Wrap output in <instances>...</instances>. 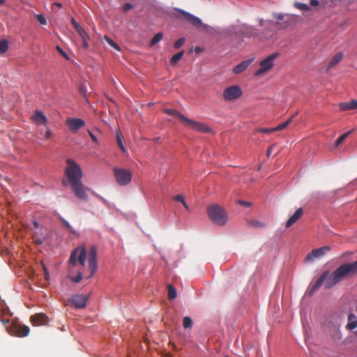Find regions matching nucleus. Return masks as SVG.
Listing matches in <instances>:
<instances>
[{
  "label": "nucleus",
  "mask_w": 357,
  "mask_h": 357,
  "mask_svg": "<svg viewBox=\"0 0 357 357\" xmlns=\"http://www.w3.org/2000/svg\"><path fill=\"white\" fill-rule=\"evenodd\" d=\"M67 167L65 174L67 179H63V185L70 184L75 195L81 200L86 201L88 195L85 191L84 185L82 183L83 172L81 167L73 159L68 158L66 160Z\"/></svg>",
  "instance_id": "f257e3e1"
},
{
  "label": "nucleus",
  "mask_w": 357,
  "mask_h": 357,
  "mask_svg": "<svg viewBox=\"0 0 357 357\" xmlns=\"http://www.w3.org/2000/svg\"><path fill=\"white\" fill-rule=\"evenodd\" d=\"M357 273V260L352 263H344L336 268L331 274L329 273L328 279L325 282V288L331 289L346 277Z\"/></svg>",
  "instance_id": "f03ea898"
},
{
  "label": "nucleus",
  "mask_w": 357,
  "mask_h": 357,
  "mask_svg": "<svg viewBox=\"0 0 357 357\" xmlns=\"http://www.w3.org/2000/svg\"><path fill=\"white\" fill-rule=\"evenodd\" d=\"M207 214L212 222L218 226H224L228 220L225 209L218 204H212L207 208Z\"/></svg>",
  "instance_id": "7ed1b4c3"
},
{
  "label": "nucleus",
  "mask_w": 357,
  "mask_h": 357,
  "mask_svg": "<svg viewBox=\"0 0 357 357\" xmlns=\"http://www.w3.org/2000/svg\"><path fill=\"white\" fill-rule=\"evenodd\" d=\"M174 10L179 13L182 15L181 17H178L181 20L187 21L192 26L197 28L203 27L204 29H208V28H210L209 25L203 23L201 18L189 12H187L178 8H174Z\"/></svg>",
  "instance_id": "20e7f679"
},
{
  "label": "nucleus",
  "mask_w": 357,
  "mask_h": 357,
  "mask_svg": "<svg viewBox=\"0 0 357 357\" xmlns=\"http://www.w3.org/2000/svg\"><path fill=\"white\" fill-rule=\"evenodd\" d=\"M279 56V53L274 52L260 61L259 68L256 70L255 75L260 76L268 72L275 66V60Z\"/></svg>",
  "instance_id": "39448f33"
},
{
  "label": "nucleus",
  "mask_w": 357,
  "mask_h": 357,
  "mask_svg": "<svg viewBox=\"0 0 357 357\" xmlns=\"http://www.w3.org/2000/svg\"><path fill=\"white\" fill-rule=\"evenodd\" d=\"M218 33L224 38L230 40L241 38V24H231L221 29Z\"/></svg>",
  "instance_id": "423d86ee"
},
{
  "label": "nucleus",
  "mask_w": 357,
  "mask_h": 357,
  "mask_svg": "<svg viewBox=\"0 0 357 357\" xmlns=\"http://www.w3.org/2000/svg\"><path fill=\"white\" fill-rule=\"evenodd\" d=\"M113 171L116 181L119 185L124 186L130 183L132 180L130 171L120 167H114Z\"/></svg>",
  "instance_id": "0eeeda50"
},
{
  "label": "nucleus",
  "mask_w": 357,
  "mask_h": 357,
  "mask_svg": "<svg viewBox=\"0 0 357 357\" xmlns=\"http://www.w3.org/2000/svg\"><path fill=\"white\" fill-rule=\"evenodd\" d=\"M243 91L238 85H232L227 87L222 93V96L226 101H232L240 98Z\"/></svg>",
  "instance_id": "6e6552de"
},
{
  "label": "nucleus",
  "mask_w": 357,
  "mask_h": 357,
  "mask_svg": "<svg viewBox=\"0 0 357 357\" xmlns=\"http://www.w3.org/2000/svg\"><path fill=\"white\" fill-rule=\"evenodd\" d=\"M273 17L276 20V22H274L273 20H264L263 19H259V25L261 26L267 27L269 29L270 31L273 33L275 30V27L276 24H278L280 22L282 21L284 17V15L283 13H273Z\"/></svg>",
  "instance_id": "1a4fd4ad"
},
{
  "label": "nucleus",
  "mask_w": 357,
  "mask_h": 357,
  "mask_svg": "<svg viewBox=\"0 0 357 357\" xmlns=\"http://www.w3.org/2000/svg\"><path fill=\"white\" fill-rule=\"evenodd\" d=\"M7 331L10 335L26 337L29 334L30 328L26 326H20L18 324H13Z\"/></svg>",
  "instance_id": "9d476101"
},
{
  "label": "nucleus",
  "mask_w": 357,
  "mask_h": 357,
  "mask_svg": "<svg viewBox=\"0 0 357 357\" xmlns=\"http://www.w3.org/2000/svg\"><path fill=\"white\" fill-rule=\"evenodd\" d=\"M97 255L96 247L95 245L91 246L89 253V266L91 270L89 278L94 275L98 268Z\"/></svg>",
  "instance_id": "9b49d317"
},
{
  "label": "nucleus",
  "mask_w": 357,
  "mask_h": 357,
  "mask_svg": "<svg viewBox=\"0 0 357 357\" xmlns=\"http://www.w3.org/2000/svg\"><path fill=\"white\" fill-rule=\"evenodd\" d=\"M71 23L79 36L82 38L83 47L85 49H87L89 47L88 40L90 38L89 33L79 25L75 18L73 17L71 19Z\"/></svg>",
  "instance_id": "f8f14e48"
},
{
  "label": "nucleus",
  "mask_w": 357,
  "mask_h": 357,
  "mask_svg": "<svg viewBox=\"0 0 357 357\" xmlns=\"http://www.w3.org/2000/svg\"><path fill=\"white\" fill-rule=\"evenodd\" d=\"M185 123L188 124L190 128L200 132L208 133L211 130L206 124L195 121L189 118L185 119Z\"/></svg>",
  "instance_id": "ddd939ff"
},
{
  "label": "nucleus",
  "mask_w": 357,
  "mask_h": 357,
  "mask_svg": "<svg viewBox=\"0 0 357 357\" xmlns=\"http://www.w3.org/2000/svg\"><path fill=\"white\" fill-rule=\"evenodd\" d=\"M329 250H331V247L328 245L314 249L307 255L305 259L306 261H311L316 259L321 258Z\"/></svg>",
  "instance_id": "4468645a"
},
{
  "label": "nucleus",
  "mask_w": 357,
  "mask_h": 357,
  "mask_svg": "<svg viewBox=\"0 0 357 357\" xmlns=\"http://www.w3.org/2000/svg\"><path fill=\"white\" fill-rule=\"evenodd\" d=\"M88 297L83 294H75L68 298V301L78 309H83L86 305Z\"/></svg>",
  "instance_id": "2eb2a0df"
},
{
  "label": "nucleus",
  "mask_w": 357,
  "mask_h": 357,
  "mask_svg": "<svg viewBox=\"0 0 357 357\" xmlns=\"http://www.w3.org/2000/svg\"><path fill=\"white\" fill-rule=\"evenodd\" d=\"M257 33V29L254 26L247 24H241V38L255 37Z\"/></svg>",
  "instance_id": "dca6fc26"
},
{
  "label": "nucleus",
  "mask_w": 357,
  "mask_h": 357,
  "mask_svg": "<svg viewBox=\"0 0 357 357\" xmlns=\"http://www.w3.org/2000/svg\"><path fill=\"white\" fill-rule=\"evenodd\" d=\"M67 124L72 131H77L84 126L85 122L81 118H70L67 120Z\"/></svg>",
  "instance_id": "f3484780"
},
{
  "label": "nucleus",
  "mask_w": 357,
  "mask_h": 357,
  "mask_svg": "<svg viewBox=\"0 0 357 357\" xmlns=\"http://www.w3.org/2000/svg\"><path fill=\"white\" fill-rule=\"evenodd\" d=\"M329 275V271H324L321 276L317 279V280L315 282V283L312 285V289L310 291V294H312L314 291L317 290L324 282H327V280L328 279Z\"/></svg>",
  "instance_id": "a211bd4d"
},
{
  "label": "nucleus",
  "mask_w": 357,
  "mask_h": 357,
  "mask_svg": "<svg viewBox=\"0 0 357 357\" xmlns=\"http://www.w3.org/2000/svg\"><path fill=\"white\" fill-rule=\"evenodd\" d=\"M31 321L35 326H42L47 323L48 318L46 314L40 313L33 315Z\"/></svg>",
  "instance_id": "6ab92c4d"
},
{
  "label": "nucleus",
  "mask_w": 357,
  "mask_h": 357,
  "mask_svg": "<svg viewBox=\"0 0 357 357\" xmlns=\"http://www.w3.org/2000/svg\"><path fill=\"white\" fill-rule=\"evenodd\" d=\"M253 59H249L245 61H241L240 63L236 65L233 68V72L235 74H240L242 72H243L245 70H246L248 66L251 64L252 62Z\"/></svg>",
  "instance_id": "aec40b11"
},
{
  "label": "nucleus",
  "mask_w": 357,
  "mask_h": 357,
  "mask_svg": "<svg viewBox=\"0 0 357 357\" xmlns=\"http://www.w3.org/2000/svg\"><path fill=\"white\" fill-rule=\"evenodd\" d=\"M303 211L302 208H298L294 213L290 216L286 222V227H289L293 225L303 215Z\"/></svg>",
  "instance_id": "412c9836"
},
{
  "label": "nucleus",
  "mask_w": 357,
  "mask_h": 357,
  "mask_svg": "<svg viewBox=\"0 0 357 357\" xmlns=\"http://www.w3.org/2000/svg\"><path fill=\"white\" fill-rule=\"evenodd\" d=\"M340 108L342 111H347L357 109V100H351L349 102H340Z\"/></svg>",
  "instance_id": "4be33fe9"
},
{
  "label": "nucleus",
  "mask_w": 357,
  "mask_h": 357,
  "mask_svg": "<svg viewBox=\"0 0 357 357\" xmlns=\"http://www.w3.org/2000/svg\"><path fill=\"white\" fill-rule=\"evenodd\" d=\"M347 329L353 331L357 328V317L353 314L350 313L348 316V323L346 326Z\"/></svg>",
  "instance_id": "5701e85b"
},
{
  "label": "nucleus",
  "mask_w": 357,
  "mask_h": 357,
  "mask_svg": "<svg viewBox=\"0 0 357 357\" xmlns=\"http://www.w3.org/2000/svg\"><path fill=\"white\" fill-rule=\"evenodd\" d=\"M88 85H89V84L87 83V82L84 81V82H81L78 86V89H79V93L84 97L85 101L87 103L89 102L88 98H87Z\"/></svg>",
  "instance_id": "b1692460"
},
{
  "label": "nucleus",
  "mask_w": 357,
  "mask_h": 357,
  "mask_svg": "<svg viewBox=\"0 0 357 357\" xmlns=\"http://www.w3.org/2000/svg\"><path fill=\"white\" fill-rule=\"evenodd\" d=\"M33 118L36 122L40 123L41 124H45L47 122L45 115L40 110H36L35 112Z\"/></svg>",
  "instance_id": "393cba45"
},
{
  "label": "nucleus",
  "mask_w": 357,
  "mask_h": 357,
  "mask_svg": "<svg viewBox=\"0 0 357 357\" xmlns=\"http://www.w3.org/2000/svg\"><path fill=\"white\" fill-rule=\"evenodd\" d=\"M344 57V54L342 52L337 53L330 61L328 69H331L336 66Z\"/></svg>",
  "instance_id": "a878e982"
},
{
  "label": "nucleus",
  "mask_w": 357,
  "mask_h": 357,
  "mask_svg": "<svg viewBox=\"0 0 357 357\" xmlns=\"http://www.w3.org/2000/svg\"><path fill=\"white\" fill-rule=\"evenodd\" d=\"M86 249L82 245L79 248V254L78 255V261L82 266H85L86 263Z\"/></svg>",
  "instance_id": "bb28decb"
},
{
  "label": "nucleus",
  "mask_w": 357,
  "mask_h": 357,
  "mask_svg": "<svg viewBox=\"0 0 357 357\" xmlns=\"http://www.w3.org/2000/svg\"><path fill=\"white\" fill-rule=\"evenodd\" d=\"M166 113L171 116L177 117L178 119H180V121H181L184 123H185V119L188 118L185 116H184L183 114H182L181 112H179L178 111L172 109H166Z\"/></svg>",
  "instance_id": "cd10ccee"
},
{
  "label": "nucleus",
  "mask_w": 357,
  "mask_h": 357,
  "mask_svg": "<svg viewBox=\"0 0 357 357\" xmlns=\"http://www.w3.org/2000/svg\"><path fill=\"white\" fill-rule=\"evenodd\" d=\"M294 6L296 8L301 10L302 11H310L311 10L310 6L307 3H301L298 1L294 2Z\"/></svg>",
  "instance_id": "c85d7f7f"
},
{
  "label": "nucleus",
  "mask_w": 357,
  "mask_h": 357,
  "mask_svg": "<svg viewBox=\"0 0 357 357\" xmlns=\"http://www.w3.org/2000/svg\"><path fill=\"white\" fill-rule=\"evenodd\" d=\"M183 54H184L183 50L180 51L179 52L174 54L171 58V60H170L171 65L175 66L178 63V61L183 57Z\"/></svg>",
  "instance_id": "c756f323"
},
{
  "label": "nucleus",
  "mask_w": 357,
  "mask_h": 357,
  "mask_svg": "<svg viewBox=\"0 0 357 357\" xmlns=\"http://www.w3.org/2000/svg\"><path fill=\"white\" fill-rule=\"evenodd\" d=\"M79 251V248H77L71 252L69 261H70V264H72L73 266H75L77 264V259H78L77 252Z\"/></svg>",
  "instance_id": "7c9ffc66"
},
{
  "label": "nucleus",
  "mask_w": 357,
  "mask_h": 357,
  "mask_svg": "<svg viewBox=\"0 0 357 357\" xmlns=\"http://www.w3.org/2000/svg\"><path fill=\"white\" fill-rule=\"evenodd\" d=\"M59 218L61 221V222L66 227V228L70 230V231L71 233H73V234H77V231L73 229V227L71 226V225L70 224V222L67 220L63 218L59 214Z\"/></svg>",
  "instance_id": "2f4dec72"
},
{
  "label": "nucleus",
  "mask_w": 357,
  "mask_h": 357,
  "mask_svg": "<svg viewBox=\"0 0 357 357\" xmlns=\"http://www.w3.org/2000/svg\"><path fill=\"white\" fill-rule=\"evenodd\" d=\"M352 132L353 130H351L340 136L335 142V147L339 146Z\"/></svg>",
  "instance_id": "473e14b6"
},
{
  "label": "nucleus",
  "mask_w": 357,
  "mask_h": 357,
  "mask_svg": "<svg viewBox=\"0 0 357 357\" xmlns=\"http://www.w3.org/2000/svg\"><path fill=\"white\" fill-rule=\"evenodd\" d=\"M168 298L169 300H173L176 298L177 296L176 289L171 284L168 285Z\"/></svg>",
  "instance_id": "72a5a7b5"
},
{
  "label": "nucleus",
  "mask_w": 357,
  "mask_h": 357,
  "mask_svg": "<svg viewBox=\"0 0 357 357\" xmlns=\"http://www.w3.org/2000/svg\"><path fill=\"white\" fill-rule=\"evenodd\" d=\"M163 38V34L161 32L157 33L153 38H152L150 45L151 47L154 46L155 44L159 43Z\"/></svg>",
  "instance_id": "f704fd0d"
},
{
  "label": "nucleus",
  "mask_w": 357,
  "mask_h": 357,
  "mask_svg": "<svg viewBox=\"0 0 357 357\" xmlns=\"http://www.w3.org/2000/svg\"><path fill=\"white\" fill-rule=\"evenodd\" d=\"M183 326L185 329H190L192 326V320L190 317H184L183 319Z\"/></svg>",
  "instance_id": "c9c22d12"
},
{
  "label": "nucleus",
  "mask_w": 357,
  "mask_h": 357,
  "mask_svg": "<svg viewBox=\"0 0 357 357\" xmlns=\"http://www.w3.org/2000/svg\"><path fill=\"white\" fill-rule=\"evenodd\" d=\"M116 140L119 148L123 152H126V148L123 145L122 135L120 131L116 132Z\"/></svg>",
  "instance_id": "e433bc0d"
},
{
  "label": "nucleus",
  "mask_w": 357,
  "mask_h": 357,
  "mask_svg": "<svg viewBox=\"0 0 357 357\" xmlns=\"http://www.w3.org/2000/svg\"><path fill=\"white\" fill-rule=\"evenodd\" d=\"M35 18L40 25H45L47 24L46 17L43 14H36Z\"/></svg>",
  "instance_id": "4c0bfd02"
},
{
  "label": "nucleus",
  "mask_w": 357,
  "mask_h": 357,
  "mask_svg": "<svg viewBox=\"0 0 357 357\" xmlns=\"http://www.w3.org/2000/svg\"><path fill=\"white\" fill-rule=\"evenodd\" d=\"M291 122V118L288 119L284 123L279 124L276 127H274L273 130H277V131L282 130L284 129L289 123Z\"/></svg>",
  "instance_id": "58836bf2"
},
{
  "label": "nucleus",
  "mask_w": 357,
  "mask_h": 357,
  "mask_svg": "<svg viewBox=\"0 0 357 357\" xmlns=\"http://www.w3.org/2000/svg\"><path fill=\"white\" fill-rule=\"evenodd\" d=\"M8 50V43L7 40L0 41V54L5 53Z\"/></svg>",
  "instance_id": "ea45409f"
},
{
  "label": "nucleus",
  "mask_w": 357,
  "mask_h": 357,
  "mask_svg": "<svg viewBox=\"0 0 357 357\" xmlns=\"http://www.w3.org/2000/svg\"><path fill=\"white\" fill-rule=\"evenodd\" d=\"M105 40L108 45H109L111 47H114L116 50L120 51L121 48L119 45L117 43H116L112 39L107 36H105Z\"/></svg>",
  "instance_id": "a19ab883"
},
{
  "label": "nucleus",
  "mask_w": 357,
  "mask_h": 357,
  "mask_svg": "<svg viewBox=\"0 0 357 357\" xmlns=\"http://www.w3.org/2000/svg\"><path fill=\"white\" fill-rule=\"evenodd\" d=\"M185 38L184 37L178 39L174 44L175 49H179L185 43Z\"/></svg>",
  "instance_id": "79ce46f5"
},
{
  "label": "nucleus",
  "mask_w": 357,
  "mask_h": 357,
  "mask_svg": "<svg viewBox=\"0 0 357 357\" xmlns=\"http://www.w3.org/2000/svg\"><path fill=\"white\" fill-rule=\"evenodd\" d=\"M250 224L252 226H254L256 227H259V228L265 227V226H266V225L264 223L261 222L258 220H255L250 221Z\"/></svg>",
  "instance_id": "37998d69"
},
{
  "label": "nucleus",
  "mask_w": 357,
  "mask_h": 357,
  "mask_svg": "<svg viewBox=\"0 0 357 357\" xmlns=\"http://www.w3.org/2000/svg\"><path fill=\"white\" fill-rule=\"evenodd\" d=\"M273 129H274V128H262L259 130V132H260L261 133H264V134H269L273 132L277 131V130H273Z\"/></svg>",
  "instance_id": "c03bdc74"
},
{
  "label": "nucleus",
  "mask_w": 357,
  "mask_h": 357,
  "mask_svg": "<svg viewBox=\"0 0 357 357\" xmlns=\"http://www.w3.org/2000/svg\"><path fill=\"white\" fill-rule=\"evenodd\" d=\"M70 279L75 283H78L82 279V274L81 272H78L77 275L75 277H71Z\"/></svg>",
  "instance_id": "a18cd8bd"
},
{
  "label": "nucleus",
  "mask_w": 357,
  "mask_h": 357,
  "mask_svg": "<svg viewBox=\"0 0 357 357\" xmlns=\"http://www.w3.org/2000/svg\"><path fill=\"white\" fill-rule=\"evenodd\" d=\"M98 199H100L105 205H107L108 207H114V204L109 202L106 199L102 197L100 195H97Z\"/></svg>",
  "instance_id": "49530a36"
},
{
  "label": "nucleus",
  "mask_w": 357,
  "mask_h": 357,
  "mask_svg": "<svg viewBox=\"0 0 357 357\" xmlns=\"http://www.w3.org/2000/svg\"><path fill=\"white\" fill-rule=\"evenodd\" d=\"M56 50L58 52L67 60L69 59L68 55L63 51V50L60 46H56Z\"/></svg>",
  "instance_id": "de8ad7c7"
},
{
  "label": "nucleus",
  "mask_w": 357,
  "mask_h": 357,
  "mask_svg": "<svg viewBox=\"0 0 357 357\" xmlns=\"http://www.w3.org/2000/svg\"><path fill=\"white\" fill-rule=\"evenodd\" d=\"M134 8L133 5L131 3H126L123 6L124 11L127 12Z\"/></svg>",
  "instance_id": "09e8293b"
},
{
  "label": "nucleus",
  "mask_w": 357,
  "mask_h": 357,
  "mask_svg": "<svg viewBox=\"0 0 357 357\" xmlns=\"http://www.w3.org/2000/svg\"><path fill=\"white\" fill-rule=\"evenodd\" d=\"M174 199L176 201L180 202L181 203L184 202V201L185 200L184 197L182 195H181V194L176 195L174 197Z\"/></svg>",
  "instance_id": "8fccbe9b"
},
{
  "label": "nucleus",
  "mask_w": 357,
  "mask_h": 357,
  "mask_svg": "<svg viewBox=\"0 0 357 357\" xmlns=\"http://www.w3.org/2000/svg\"><path fill=\"white\" fill-rule=\"evenodd\" d=\"M238 203L241 204V205H243V206H245L246 207H249L251 206V204L248 202H246V201H244V200H239L238 201Z\"/></svg>",
  "instance_id": "3c124183"
},
{
  "label": "nucleus",
  "mask_w": 357,
  "mask_h": 357,
  "mask_svg": "<svg viewBox=\"0 0 357 357\" xmlns=\"http://www.w3.org/2000/svg\"><path fill=\"white\" fill-rule=\"evenodd\" d=\"M89 134L90 135L91 139L93 140V142L97 143L98 142V138L96 137V135L92 132H91L90 130L89 131Z\"/></svg>",
  "instance_id": "603ef678"
},
{
  "label": "nucleus",
  "mask_w": 357,
  "mask_h": 357,
  "mask_svg": "<svg viewBox=\"0 0 357 357\" xmlns=\"http://www.w3.org/2000/svg\"><path fill=\"white\" fill-rule=\"evenodd\" d=\"M43 270H44V272H45V279L47 280L49 279V277H50L48 270H47V267L44 264H43Z\"/></svg>",
  "instance_id": "864d4df0"
},
{
  "label": "nucleus",
  "mask_w": 357,
  "mask_h": 357,
  "mask_svg": "<svg viewBox=\"0 0 357 357\" xmlns=\"http://www.w3.org/2000/svg\"><path fill=\"white\" fill-rule=\"evenodd\" d=\"M312 6H317L319 4V0H310Z\"/></svg>",
  "instance_id": "5fc2aeb1"
},
{
  "label": "nucleus",
  "mask_w": 357,
  "mask_h": 357,
  "mask_svg": "<svg viewBox=\"0 0 357 357\" xmlns=\"http://www.w3.org/2000/svg\"><path fill=\"white\" fill-rule=\"evenodd\" d=\"M271 151H272V147H269L266 151V155L267 157H270L271 154Z\"/></svg>",
  "instance_id": "6e6d98bb"
},
{
  "label": "nucleus",
  "mask_w": 357,
  "mask_h": 357,
  "mask_svg": "<svg viewBox=\"0 0 357 357\" xmlns=\"http://www.w3.org/2000/svg\"><path fill=\"white\" fill-rule=\"evenodd\" d=\"M51 135H52V132H51V130H47L46 131V133H45V136H46V137H47V138H49V137H51Z\"/></svg>",
  "instance_id": "4d7b16f0"
},
{
  "label": "nucleus",
  "mask_w": 357,
  "mask_h": 357,
  "mask_svg": "<svg viewBox=\"0 0 357 357\" xmlns=\"http://www.w3.org/2000/svg\"><path fill=\"white\" fill-rule=\"evenodd\" d=\"M182 204L184 206V207L187 209V210H189V206L186 202V201L185 200L184 202L182 203Z\"/></svg>",
  "instance_id": "13d9d810"
},
{
  "label": "nucleus",
  "mask_w": 357,
  "mask_h": 357,
  "mask_svg": "<svg viewBox=\"0 0 357 357\" xmlns=\"http://www.w3.org/2000/svg\"><path fill=\"white\" fill-rule=\"evenodd\" d=\"M56 5L59 7V8H61L62 7V4L60 3H56Z\"/></svg>",
  "instance_id": "bf43d9fd"
},
{
  "label": "nucleus",
  "mask_w": 357,
  "mask_h": 357,
  "mask_svg": "<svg viewBox=\"0 0 357 357\" xmlns=\"http://www.w3.org/2000/svg\"><path fill=\"white\" fill-rule=\"evenodd\" d=\"M5 3V0H0V6Z\"/></svg>",
  "instance_id": "052dcab7"
},
{
  "label": "nucleus",
  "mask_w": 357,
  "mask_h": 357,
  "mask_svg": "<svg viewBox=\"0 0 357 357\" xmlns=\"http://www.w3.org/2000/svg\"><path fill=\"white\" fill-rule=\"evenodd\" d=\"M196 52H201L200 48L197 47V48L196 49Z\"/></svg>",
  "instance_id": "680f3d73"
},
{
  "label": "nucleus",
  "mask_w": 357,
  "mask_h": 357,
  "mask_svg": "<svg viewBox=\"0 0 357 357\" xmlns=\"http://www.w3.org/2000/svg\"><path fill=\"white\" fill-rule=\"evenodd\" d=\"M34 225L37 227L38 226V222L36 221L34 222Z\"/></svg>",
  "instance_id": "e2e57ef3"
},
{
  "label": "nucleus",
  "mask_w": 357,
  "mask_h": 357,
  "mask_svg": "<svg viewBox=\"0 0 357 357\" xmlns=\"http://www.w3.org/2000/svg\"><path fill=\"white\" fill-rule=\"evenodd\" d=\"M356 335H357V331H356Z\"/></svg>",
  "instance_id": "0e129e2a"
}]
</instances>
